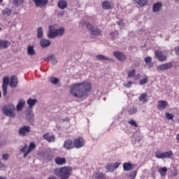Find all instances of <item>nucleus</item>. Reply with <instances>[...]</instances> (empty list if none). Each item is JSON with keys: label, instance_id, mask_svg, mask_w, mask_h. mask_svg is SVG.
<instances>
[{"label": "nucleus", "instance_id": "f257e3e1", "mask_svg": "<svg viewBox=\"0 0 179 179\" xmlns=\"http://www.w3.org/2000/svg\"><path fill=\"white\" fill-rule=\"evenodd\" d=\"M91 90L92 85L90 82H82L71 85L70 93L74 97L82 99L87 96Z\"/></svg>", "mask_w": 179, "mask_h": 179}, {"label": "nucleus", "instance_id": "f03ea898", "mask_svg": "<svg viewBox=\"0 0 179 179\" xmlns=\"http://www.w3.org/2000/svg\"><path fill=\"white\" fill-rule=\"evenodd\" d=\"M72 171L73 169L71 166L56 168L54 170V174L60 178V179H69Z\"/></svg>", "mask_w": 179, "mask_h": 179}, {"label": "nucleus", "instance_id": "7ed1b4c3", "mask_svg": "<svg viewBox=\"0 0 179 179\" xmlns=\"http://www.w3.org/2000/svg\"><path fill=\"white\" fill-rule=\"evenodd\" d=\"M64 28H60L59 29H55L54 25H50L48 31V38H54L57 36H62L64 34Z\"/></svg>", "mask_w": 179, "mask_h": 179}, {"label": "nucleus", "instance_id": "20e7f679", "mask_svg": "<svg viewBox=\"0 0 179 179\" xmlns=\"http://www.w3.org/2000/svg\"><path fill=\"white\" fill-rule=\"evenodd\" d=\"M36 148L35 143L31 142L29 143V148L28 145L25 144L22 148H20V151L22 153H24L23 157L26 158L29 153H31V152L35 150Z\"/></svg>", "mask_w": 179, "mask_h": 179}, {"label": "nucleus", "instance_id": "39448f33", "mask_svg": "<svg viewBox=\"0 0 179 179\" xmlns=\"http://www.w3.org/2000/svg\"><path fill=\"white\" fill-rule=\"evenodd\" d=\"M85 24L87 29H88L91 31V34H90L91 38L101 36V31L100 29H99L97 27H93L89 22H85Z\"/></svg>", "mask_w": 179, "mask_h": 179}, {"label": "nucleus", "instance_id": "423d86ee", "mask_svg": "<svg viewBox=\"0 0 179 179\" xmlns=\"http://www.w3.org/2000/svg\"><path fill=\"white\" fill-rule=\"evenodd\" d=\"M15 107L13 105H7L2 108V112L4 113V115H7L8 117L15 116Z\"/></svg>", "mask_w": 179, "mask_h": 179}, {"label": "nucleus", "instance_id": "0eeeda50", "mask_svg": "<svg viewBox=\"0 0 179 179\" xmlns=\"http://www.w3.org/2000/svg\"><path fill=\"white\" fill-rule=\"evenodd\" d=\"M173 156V152L172 150H169L164 152H162L161 151L155 152V157L157 159H171Z\"/></svg>", "mask_w": 179, "mask_h": 179}, {"label": "nucleus", "instance_id": "6e6552de", "mask_svg": "<svg viewBox=\"0 0 179 179\" xmlns=\"http://www.w3.org/2000/svg\"><path fill=\"white\" fill-rule=\"evenodd\" d=\"M73 143L76 149H80L85 146L86 141L83 137L80 136L73 139Z\"/></svg>", "mask_w": 179, "mask_h": 179}, {"label": "nucleus", "instance_id": "1a4fd4ad", "mask_svg": "<svg viewBox=\"0 0 179 179\" xmlns=\"http://www.w3.org/2000/svg\"><path fill=\"white\" fill-rule=\"evenodd\" d=\"M155 57L158 59L160 62H164L167 60V56L163 54L162 50H155Z\"/></svg>", "mask_w": 179, "mask_h": 179}, {"label": "nucleus", "instance_id": "9d476101", "mask_svg": "<svg viewBox=\"0 0 179 179\" xmlns=\"http://www.w3.org/2000/svg\"><path fill=\"white\" fill-rule=\"evenodd\" d=\"M63 147L64 149L67 150H70L76 148L74 142L71 139H67L64 141Z\"/></svg>", "mask_w": 179, "mask_h": 179}, {"label": "nucleus", "instance_id": "9b49d317", "mask_svg": "<svg viewBox=\"0 0 179 179\" xmlns=\"http://www.w3.org/2000/svg\"><path fill=\"white\" fill-rule=\"evenodd\" d=\"M173 62H169L167 63L157 66V69L164 71L173 68Z\"/></svg>", "mask_w": 179, "mask_h": 179}, {"label": "nucleus", "instance_id": "f8f14e48", "mask_svg": "<svg viewBox=\"0 0 179 179\" xmlns=\"http://www.w3.org/2000/svg\"><path fill=\"white\" fill-rule=\"evenodd\" d=\"M113 56L120 62H124L127 59V57L122 52L120 51H115L113 52Z\"/></svg>", "mask_w": 179, "mask_h": 179}, {"label": "nucleus", "instance_id": "ddd939ff", "mask_svg": "<svg viewBox=\"0 0 179 179\" xmlns=\"http://www.w3.org/2000/svg\"><path fill=\"white\" fill-rule=\"evenodd\" d=\"M9 83V78L6 76L3 78V83H2V90H3V96H6L7 94V88L8 85Z\"/></svg>", "mask_w": 179, "mask_h": 179}, {"label": "nucleus", "instance_id": "4468645a", "mask_svg": "<svg viewBox=\"0 0 179 179\" xmlns=\"http://www.w3.org/2000/svg\"><path fill=\"white\" fill-rule=\"evenodd\" d=\"M136 165L134 164H131V162H124L123 164V170L124 171H132L134 168H136Z\"/></svg>", "mask_w": 179, "mask_h": 179}, {"label": "nucleus", "instance_id": "2eb2a0df", "mask_svg": "<svg viewBox=\"0 0 179 179\" xmlns=\"http://www.w3.org/2000/svg\"><path fill=\"white\" fill-rule=\"evenodd\" d=\"M33 1L38 8H44L48 3V0H33Z\"/></svg>", "mask_w": 179, "mask_h": 179}, {"label": "nucleus", "instance_id": "dca6fc26", "mask_svg": "<svg viewBox=\"0 0 179 179\" xmlns=\"http://www.w3.org/2000/svg\"><path fill=\"white\" fill-rule=\"evenodd\" d=\"M102 8L104 10H110L113 8L114 3L113 1H103L101 3Z\"/></svg>", "mask_w": 179, "mask_h": 179}, {"label": "nucleus", "instance_id": "f3484780", "mask_svg": "<svg viewBox=\"0 0 179 179\" xmlns=\"http://www.w3.org/2000/svg\"><path fill=\"white\" fill-rule=\"evenodd\" d=\"M169 106V103L166 100H159L158 101V110H164Z\"/></svg>", "mask_w": 179, "mask_h": 179}, {"label": "nucleus", "instance_id": "a211bd4d", "mask_svg": "<svg viewBox=\"0 0 179 179\" xmlns=\"http://www.w3.org/2000/svg\"><path fill=\"white\" fill-rule=\"evenodd\" d=\"M30 132V127L29 126H23L19 129V135L22 136H26L27 134Z\"/></svg>", "mask_w": 179, "mask_h": 179}, {"label": "nucleus", "instance_id": "6ab92c4d", "mask_svg": "<svg viewBox=\"0 0 179 179\" xmlns=\"http://www.w3.org/2000/svg\"><path fill=\"white\" fill-rule=\"evenodd\" d=\"M43 139L48 141V143H55V136L54 135L50 136L49 133H46L43 136Z\"/></svg>", "mask_w": 179, "mask_h": 179}, {"label": "nucleus", "instance_id": "aec40b11", "mask_svg": "<svg viewBox=\"0 0 179 179\" xmlns=\"http://www.w3.org/2000/svg\"><path fill=\"white\" fill-rule=\"evenodd\" d=\"M18 85V80L16 76H12L10 78V86L11 87H16Z\"/></svg>", "mask_w": 179, "mask_h": 179}, {"label": "nucleus", "instance_id": "412c9836", "mask_svg": "<svg viewBox=\"0 0 179 179\" xmlns=\"http://www.w3.org/2000/svg\"><path fill=\"white\" fill-rule=\"evenodd\" d=\"M11 45V43L8 41H0V48L6 49Z\"/></svg>", "mask_w": 179, "mask_h": 179}, {"label": "nucleus", "instance_id": "4be33fe9", "mask_svg": "<svg viewBox=\"0 0 179 179\" xmlns=\"http://www.w3.org/2000/svg\"><path fill=\"white\" fill-rule=\"evenodd\" d=\"M55 164L64 165V164H66V158L56 157L55 159Z\"/></svg>", "mask_w": 179, "mask_h": 179}, {"label": "nucleus", "instance_id": "5701e85b", "mask_svg": "<svg viewBox=\"0 0 179 179\" xmlns=\"http://www.w3.org/2000/svg\"><path fill=\"white\" fill-rule=\"evenodd\" d=\"M94 177L95 179H106V173L99 171L94 173Z\"/></svg>", "mask_w": 179, "mask_h": 179}, {"label": "nucleus", "instance_id": "b1692460", "mask_svg": "<svg viewBox=\"0 0 179 179\" xmlns=\"http://www.w3.org/2000/svg\"><path fill=\"white\" fill-rule=\"evenodd\" d=\"M41 155L44 159H46V161H50L52 159V156L50 151L43 152Z\"/></svg>", "mask_w": 179, "mask_h": 179}, {"label": "nucleus", "instance_id": "393cba45", "mask_svg": "<svg viewBox=\"0 0 179 179\" xmlns=\"http://www.w3.org/2000/svg\"><path fill=\"white\" fill-rule=\"evenodd\" d=\"M162 7V3H155L153 4L152 10L154 13H158V12H159Z\"/></svg>", "mask_w": 179, "mask_h": 179}, {"label": "nucleus", "instance_id": "a878e982", "mask_svg": "<svg viewBox=\"0 0 179 179\" xmlns=\"http://www.w3.org/2000/svg\"><path fill=\"white\" fill-rule=\"evenodd\" d=\"M96 58L97 59V60L99 61H110V62H113V59H110V58H108V57L106 56H104L103 55H97L96 56Z\"/></svg>", "mask_w": 179, "mask_h": 179}, {"label": "nucleus", "instance_id": "bb28decb", "mask_svg": "<svg viewBox=\"0 0 179 179\" xmlns=\"http://www.w3.org/2000/svg\"><path fill=\"white\" fill-rule=\"evenodd\" d=\"M139 101H142L143 103H145L148 101V94L143 93L138 98Z\"/></svg>", "mask_w": 179, "mask_h": 179}, {"label": "nucleus", "instance_id": "cd10ccee", "mask_svg": "<svg viewBox=\"0 0 179 179\" xmlns=\"http://www.w3.org/2000/svg\"><path fill=\"white\" fill-rule=\"evenodd\" d=\"M58 6L61 9H65L68 6L67 1H66L65 0H59L58 1Z\"/></svg>", "mask_w": 179, "mask_h": 179}, {"label": "nucleus", "instance_id": "c85d7f7f", "mask_svg": "<svg viewBox=\"0 0 179 179\" xmlns=\"http://www.w3.org/2000/svg\"><path fill=\"white\" fill-rule=\"evenodd\" d=\"M38 102V100L37 99H33L31 98H29L27 103V104L29 105V108H32L35 105L36 103Z\"/></svg>", "mask_w": 179, "mask_h": 179}, {"label": "nucleus", "instance_id": "c756f323", "mask_svg": "<svg viewBox=\"0 0 179 179\" xmlns=\"http://www.w3.org/2000/svg\"><path fill=\"white\" fill-rule=\"evenodd\" d=\"M27 54L29 56H34L36 55V51L34 50V45H29L27 48Z\"/></svg>", "mask_w": 179, "mask_h": 179}, {"label": "nucleus", "instance_id": "7c9ffc66", "mask_svg": "<svg viewBox=\"0 0 179 179\" xmlns=\"http://www.w3.org/2000/svg\"><path fill=\"white\" fill-rule=\"evenodd\" d=\"M25 104H26V101H25L24 99H20V100H19V103H18V104H17V111L22 110L23 106H25Z\"/></svg>", "mask_w": 179, "mask_h": 179}, {"label": "nucleus", "instance_id": "2f4dec72", "mask_svg": "<svg viewBox=\"0 0 179 179\" xmlns=\"http://www.w3.org/2000/svg\"><path fill=\"white\" fill-rule=\"evenodd\" d=\"M158 173L161 174V176L164 177L167 174L168 172V168L167 167H163V168H159L157 170Z\"/></svg>", "mask_w": 179, "mask_h": 179}, {"label": "nucleus", "instance_id": "473e14b6", "mask_svg": "<svg viewBox=\"0 0 179 179\" xmlns=\"http://www.w3.org/2000/svg\"><path fill=\"white\" fill-rule=\"evenodd\" d=\"M50 43H51L49 40H45V39H43L40 42V45L42 48L48 47V46H50Z\"/></svg>", "mask_w": 179, "mask_h": 179}, {"label": "nucleus", "instance_id": "72a5a7b5", "mask_svg": "<svg viewBox=\"0 0 179 179\" xmlns=\"http://www.w3.org/2000/svg\"><path fill=\"white\" fill-rule=\"evenodd\" d=\"M148 0H134L139 6L143 7L147 5Z\"/></svg>", "mask_w": 179, "mask_h": 179}, {"label": "nucleus", "instance_id": "f704fd0d", "mask_svg": "<svg viewBox=\"0 0 179 179\" xmlns=\"http://www.w3.org/2000/svg\"><path fill=\"white\" fill-rule=\"evenodd\" d=\"M136 74V70L135 69L129 70L127 73V77L129 78H132L135 76Z\"/></svg>", "mask_w": 179, "mask_h": 179}, {"label": "nucleus", "instance_id": "c9c22d12", "mask_svg": "<svg viewBox=\"0 0 179 179\" xmlns=\"http://www.w3.org/2000/svg\"><path fill=\"white\" fill-rule=\"evenodd\" d=\"M3 15H6L8 17L10 16L12 14V10L8 8H6L1 11Z\"/></svg>", "mask_w": 179, "mask_h": 179}, {"label": "nucleus", "instance_id": "e433bc0d", "mask_svg": "<svg viewBox=\"0 0 179 179\" xmlns=\"http://www.w3.org/2000/svg\"><path fill=\"white\" fill-rule=\"evenodd\" d=\"M37 37L39 38L43 37V31L41 27H39L37 30Z\"/></svg>", "mask_w": 179, "mask_h": 179}, {"label": "nucleus", "instance_id": "4c0bfd02", "mask_svg": "<svg viewBox=\"0 0 179 179\" xmlns=\"http://www.w3.org/2000/svg\"><path fill=\"white\" fill-rule=\"evenodd\" d=\"M44 60L48 62L54 61L55 62H56L55 55H49Z\"/></svg>", "mask_w": 179, "mask_h": 179}, {"label": "nucleus", "instance_id": "58836bf2", "mask_svg": "<svg viewBox=\"0 0 179 179\" xmlns=\"http://www.w3.org/2000/svg\"><path fill=\"white\" fill-rule=\"evenodd\" d=\"M138 112V109L137 108H132L131 109L129 110H128V113L130 115H133L134 114H136Z\"/></svg>", "mask_w": 179, "mask_h": 179}, {"label": "nucleus", "instance_id": "ea45409f", "mask_svg": "<svg viewBox=\"0 0 179 179\" xmlns=\"http://www.w3.org/2000/svg\"><path fill=\"white\" fill-rule=\"evenodd\" d=\"M24 3V0H14L13 5L16 7L21 6Z\"/></svg>", "mask_w": 179, "mask_h": 179}, {"label": "nucleus", "instance_id": "a19ab883", "mask_svg": "<svg viewBox=\"0 0 179 179\" xmlns=\"http://www.w3.org/2000/svg\"><path fill=\"white\" fill-rule=\"evenodd\" d=\"M149 80L148 77H145L143 80H140L139 81V85H146L148 83Z\"/></svg>", "mask_w": 179, "mask_h": 179}, {"label": "nucleus", "instance_id": "79ce46f5", "mask_svg": "<svg viewBox=\"0 0 179 179\" xmlns=\"http://www.w3.org/2000/svg\"><path fill=\"white\" fill-rule=\"evenodd\" d=\"M106 169L108 172H113L115 169L113 168V165L112 164H107Z\"/></svg>", "mask_w": 179, "mask_h": 179}, {"label": "nucleus", "instance_id": "37998d69", "mask_svg": "<svg viewBox=\"0 0 179 179\" xmlns=\"http://www.w3.org/2000/svg\"><path fill=\"white\" fill-rule=\"evenodd\" d=\"M128 124H130V125L134 126V127H138V125L136 121H135V120H133V119L131 120L130 121H128Z\"/></svg>", "mask_w": 179, "mask_h": 179}, {"label": "nucleus", "instance_id": "c03bdc74", "mask_svg": "<svg viewBox=\"0 0 179 179\" xmlns=\"http://www.w3.org/2000/svg\"><path fill=\"white\" fill-rule=\"evenodd\" d=\"M166 119H168L169 120H173V115L170 113H166Z\"/></svg>", "mask_w": 179, "mask_h": 179}, {"label": "nucleus", "instance_id": "a18cd8bd", "mask_svg": "<svg viewBox=\"0 0 179 179\" xmlns=\"http://www.w3.org/2000/svg\"><path fill=\"white\" fill-rule=\"evenodd\" d=\"M59 79L52 77L50 78V83L54 85H57L58 83Z\"/></svg>", "mask_w": 179, "mask_h": 179}, {"label": "nucleus", "instance_id": "49530a36", "mask_svg": "<svg viewBox=\"0 0 179 179\" xmlns=\"http://www.w3.org/2000/svg\"><path fill=\"white\" fill-rule=\"evenodd\" d=\"M137 176V171H133L130 176H129V177L131 178V179H134Z\"/></svg>", "mask_w": 179, "mask_h": 179}, {"label": "nucleus", "instance_id": "de8ad7c7", "mask_svg": "<svg viewBox=\"0 0 179 179\" xmlns=\"http://www.w3.org/2000/svg\"><path fill=\"white\" fill-rule=\"evenodd\" d=\"M144 61L146 64H150L152 62V57H147L146 58H145Z\"/></svg>", "mask_w": 179, "mask_h": 179}, {"label": "nucleus", "instance_id": "09e8293b", "mask_svg": "<svg viewBox=\"0 0 179 179\" xmlns=\"http://www.w3.org/2000/svg\"><path fill=\"white\" fill-rule=\"evenodd\" d=\"M110 35H111L113 39H115L117 37H118V32H117V31H115L114 32H111Z\"/></svg>", "mask_w": 179, "mask_h": 179}, {"label": "nucleus", "instance_id": "8fccbe9b", "mask_svg": "<svg viewBox=\"0 0 179 179\" xmlns=\"http://www.w3.org/2000/svg\"><path fill=\"white\" fill-rule=\"evenodd\" d=\"M132 84L133 83L130 80V81H128L127 83L124 84V86L127 88H130Z\"/></svg>", "mask_w": 179, "mask_h": 179}, {"label": "nucleus", "instance_id": "3c124183", "mask_svg": "<svg viewBox=\"0 0 179 179\" xmlns=\"http://www.w3.org/2000/svg\"><path fill=\"white\" fill-rule=\"evenodd\" d=\"M9 155L8 154H4L2 155V159L7 161L8 159Z\"/></svg>", "mask_w": 179, "mask_h": 179}, {"label": "nucleus", "instance_id": "603ef678", "mask_svg": "<svg viewBox=\"0 0 179 179\" xmlns=\"http://www.w3.org/2000/svg\"><path fill=\"white\" fill-rule=\"evenodd\" d=\"M113 166L115 169H117L120 166V163L116 162V163L113 164Z\"/></svg>", "mask_w": 179, "mask_h": 179}, {"label": "nucleus", "instance_id": "864d4df0", "mask_svg": "<svg viewBox=\"0 0 179 179\" xmlns=\"http://www.w3.org/2000/svg\"><path fill=\"white\" fill-rule=\"evenodd\" d=\"M117 24L118 26H122V27L124 26V22H123L122 20H121V21H117Z\"/></svg>", "mask_w": 179, "mask_h": 179}, {"label": "nucleus", "instance_id": "5fc2aeb1", "mask_svg": "<svg viewBox=\"0 0 179 179\" xmlns=\"http://www.w3.org/2000/svg\"><path fill=\"white\" fill-rule=\"evenodd\" d=\"M176 54L179 56V46L175 48Z\"/></svg>", "mask_w": 179, "mask_h": 179}, {"label": "nucleus", "instance_id": "6e6d98bb", "mask_svg": "<svg viewBox=\"0 0 179 179\" xmlns=\"http://www.w3.org/2000/svg\"><path fill=\"white\" fill-rule=\"evenodd\" d=\"M178 175V172L177 171L176 169H175V170L173 171V176L174 177H176V176H177Z\"/></svg>", "mask_w": 179, "mask_h": 179}, {"label": "nucleus", "instance_id": "4d7b16f0", "mask_svg": "<svg viewBox=\"0 0 179 179\" xmlns=\"http://www.w3.org/2000/svg\"><path fill=\"white\" fill-rule=\"evenodd\" d=\"M138 78H140V74H137L135 77H134V80H138Z\"/></svg>", "mask_w": 179, "mask_h": 179}, {"label": "nucleus", "instance_id": "13d9d810", "mask_svg": "<svg viewBox=\"0 0 179 179\" xmlns=\"http://www.w3.org/2000/svg\"><path fill=\"white\" fill-rule=\"evenodd\" d=\"M48 179H57V178L55 176H51V177L48 178Z\"/></svg>", "mask_w": 179, "mask_h": 179}, {"label": "nucleus", "instance_id": "bf43d9fd", "mask_svg": "<svg viewBox=\"0 0 179 179\" xmlns=\"http://www.w3.org/2000/svg\"><path fill=\"white\" fill-rule=\"evenodd\" d=\"M176 139L177 141L179 142V133L178 134L177 136H176Z\"/></svg>", "mask_w": 179, "mask_h": 179}, {"label": "nucleus", "instance_id": "052dcab7", "mask_svg": "<svg viewBox=\"0 0 179 179\" xmlns=\"http://www.w3.org/2000/svg\"><path fill=\"white\" fill-rule=\"evenodd\" d=\"M0 179H7L6 178H2V177H0Z\"/></svg>", "mask_w": 179, "mask_h": 179}, {"label": "nucleus", "instance_id": "680f3d73", "mask_svg": "<svg viewBox=\"0 0 179 179\" xmlns=\"http://www.w3.org/2000/svg\"><path fill=\"white\" fill-rule=\"evenodd\" d=\"M176 2L179 3V0H176Z\"/></svg>", "mask_w": 179, "mask_h": 179}, {"label": "nucleus", "instance_id": "e2e57ef3", "mask_svg": "<svg viewBox=\"0 0 179 179\" xmlns=\"http://www.w3.org/2000/svg\"><path fill=\"white\" fill-rule=\"evenodd\" d=\"M3 0H0V3H2Z\"/></svg>", "mask_w": 179, "mask_h": 179}, {"label": "nucleus", "instance_id": "0e129e2a", "mask_svg": "<svg viewBox=\"0 0 179 179\" xmlns=\"http://www.w3.org/2000/svg\"><path fill=\"white\" fill-rule=\"evenodd\" d=\"M1 30H2V28H1V27H0V31H1Z\"/></svg>", "mask_w": 179, "mask_h": 179}, {"label": "nucleus", "instance_id": "69168bd1", "mask_svg": "<svg viewBox=\"0 0 179 179\" xmlns=\"http://www.w3.org/2000/svg\"><path fill=\"white\" fill-rule=\"evenodd\" d=\"M0 97H1V92H0Z\"/></svg>", "mask_w": 179, "mask_h": 179}, {"label": "nucleus", "instance_id": "338daca9", "mask_svg": "<svg viewBox=\"0 0 179 179\" xmlns=\"http://www.w3.org/2000/svg\"><path fill=\"white\" fill-rule=\"evenodd\" d=\"M178 115H179V113H178ZM178 121L179 122V118L178 119Z\"/></svg>", "mask_w": 179, "mask_h": 179}, {"label": "nucleus", "instance_id": "774afa93", "mask_svg": "<svg viewBox=\"0 0 179 179\" xmlns=\"http://www.w3.org/2000/svg\"><path fill=\"white\" fill-rule=\"evenodd\" d=\"M30 179H34V178H30Z\"/></svg>", "mask_w": 179, "mask_h": 179}]
</instances>
